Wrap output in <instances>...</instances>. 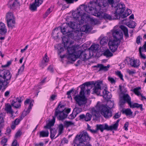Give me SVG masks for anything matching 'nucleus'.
Returning a JSON list of instances; mask_svg holds the SVG:
<instances>
[{
    "label": "nucleus",
    "mask_w": 146,
    "mask_h": 146,
    "mask_svg": "<svg viewBox=\"0 0 146 146\" xmlns=\"http://www.w3.org/2000/svg\"><path fill=\"white\" fill-rule=\"evenodd\" d=\"M129 106L131 108H140L141 111H142L143 110V105L142 104H139L137 103H134L132 104H131Z\"/></svg>",
    "instance_id": "c85d7f7f"
},
{
    "label": "nucleus",
    "mask_w": 146,
    "mask_h": 146,
    "mask_svg": "<svg viewBox=\"0 0 146 146\" xmlns=\"http://www.w3.org/2000/svg\"><path fill=\"white\" fill-rule=\"evenodd\" d=\"M129 123L128 122H126L124 126V127L125 128V130L126 131H127L128 130L127 127H128Z\"/></svg>",
    "instance_id": "69168bd1"
},
{
    "label": "nucleus",
    "mask_w": 146,
    "mask_h": 146,
    "mask_svg": "<svg viewBox=\"0 0 146 146\" xmlns=\"http://www.w3.org/2000/svg\"><path fill=\"white\" fill-rule=\"evenodd\" d=\"M87 53L82 50H80L76 51L77 56L78 58L80 59L82 61H85L87 59H89V57L87 58L88 54H90V52H88Z\"/></svg>",
    "instance_id": "ddd939ff"
},
{
    "label": "nucleus",
    "mask_w": 146,
    "mask_h": 146,
    "mask_svg": "<svg viewBox=\"0 0 146 146\" xmlns=\"http://www.w3.org/2000/svg\"><path fill=\"white\" fill-rule=\"evenodd\" d=\"M81 86V90L80 93V95H77L74 98L77 103L80 106L85 104L87 102V99L84 96L85 85H82Z\"/></svg>",
    "instance_id": "39448f33"
},
{
    "label": "nucleus",
    "mask_w": 146,
    "mask_h": 146,
    "mask_svg": "<svg viewBox=\"0 0 146 146\" xmlns=\"http://www.w3.org/2000/svg\"><path fill=\"white\" fill-rule=\"evenodd\" d=\"M61 105V102H60L55 109V116H58V118L59 120H64L67 117V115L64 113V110H60L59 109V107Z\"/></svg>",
    "instance_id": "1a4fd4ad"
},
{
    "label": "nucleus",
    "mask_w": 146,
    "mask_h": 146,
    "mask_svg": "<svg viewBox=\"0 0 146 146\" xmlns=\"http://www.w3.org/2000/svg\"><path fill=\"white\" fill-rule=\"evenodd\" d=\"M64 124L65 127L67 128L71 125H74V123L71 121H65L64 122Z\"/></svg>",
    "instance_id": "a19ab883"
},
{
    "label": "nucleus",
    "mask_w": 146,
    "mask_h": 146,
    "mask_svg": "<svg viewBox=\"0 0 146 146\" xmlns=\"http://www.w3.org/2000/svg\"><path fill=\"white\" fill-rule=\"evenodd\" d=\"M74 37V35L73 33H70L64 36L62 38V44L64 47L67 46V44L68 42L69 38H73Z\"/></svg>",
    "instance_id": "dca6fc26"
},
{
    "label": "nucleus",
    "mask_w": 146,
    "mask_h": 146,
    "mask_svg": "<svg viewBox=\"0 0 146 146\" xmlns=\"http://www.w3.org/2000/svg\"><path fill=\"white\" fill-rule=\"evenodd\" d=\"M119 45V42L114 41V40H110L108 42L110 49L113 52L116 51Z\"/></svg>",
    "instance_id": "9b49d317"
},
{
    "label": "nucleus",
    "mask_w": 146,
    "mask_h": 146,
    "mask_svg": "<svg viewBox=\"0 0 146 146\" xmlns=\"http://www.w3.org/2000/svg\"><path fill=\"white\" fill-rule=\"evenodd\" d=\"M108 81L110 82L112 84L115 83V80L113 78L109 77L108 78Z\"/></svg>",
    "instance_id": "052dcab7"
},
{
    "label": "nucleus",
    "mask_w": 146,
    "mask_h": 146,
    "mask_svg": "<svg viewBox=\"0 0 146 146\" xmlns=\"http://www.w3.org/2000/svg\"><path fill=\"white\" fill-rule=\"evenodd\" d=\"M67 50L68 54L75 53V50L73 47H70L67 48Z\"/></svg>",
    "instance_id": "49530a36"
},
{
    "label": "nucleus",
    "mask_w": 146,
    "mask_h": 146,
    "mask_svg": "<svg viewBox=\"0 0 146 146\" xmlns=\"http://www.w3.org/2000/svg\"><path fill=\"white\" fill-rule=\"evenodd\" d=\"M99 47V45L98 44L92 45L89 48V50L93 52H95L96 51L98 50Z\"/></svg>",
    "instance_id": "58836bf2"
},
{
    "label": "nucleus",
    "mask_w": 146,
    "mask_h": 146,
    "mask_svg": "<svg viewBox=\"0 0 146 146\" xmlns=\"http://www.w3.org/2000/svg\"><path fill=\"white\" fill-rule=\"evenodd\" d=\"M6 20L7 21L15 20V18L12 12H9L7 13L6 16Z\"/></svg>",
    "instance_id": "a878e982"
},
{
    "label": "nucleus",
    "mask_w": 146,
    "mask_h": 146,
    "mask_svg": "<svg viewBox=\"0 0 146 146\" xmlns=\"http://www.w3.org/2000/svg\"><path fill=\"white\" fill-rule=\"evenodd\" d=\"M115 19H117L121 17V14H122L125 10V5L124 3H115L114 6L112 9Z\"/></svg>",
    "instance_id": "20e7f679"
},
{
    "label": "nucleus",
    "mask_w": 146,
    "mask_h": 146,
    "mask_svg": "<svg viewBox=\"0 0 146 146\" xmlns=\"http://www.w3.org/2000/svg\"><path fill=\"white\" fill-rule=\"evenodd\" d=\"M61 31L63 35H66L70 33H71L70 29V27H69V24L67 23H63L60 27Z\"/></svg>",
    "instance_id": "4468645a"
},
{
    "label": "nucleus",
    "mask_w": 146,
    "mask_h": 146,
    "mask_svg": "<svg viewBox=\"0 0 146 146\" xmlns=\"http://www.w3.org/2000/svg\"><path fill=\"white\" fill-rule=\"evenodd\" d=\"M123 100L127 102L130 106L131 103V98L129 95L127 94H125L123 96Z\"/></svg>",
    "instance_id": "bb28decb"
},
{
    "label": "nucleus",
    "mask_w": 146,
    "mask_h": 146,
    "mask_svg": "<svg viewBox=\"0 0 146 146\" xmlns=\"http://www.w3.org/2000/svg\"><path fill=\"white\" fill-rule=\"evenodd\" d=\"M22 98H23V97H17L16 98L15 100H12L11 103L12 106H13L14 108H16L20 107L21 106L20 103L23 100Z\"/></svg>",
    "instance_id": "2eb2a0df"
},
{
    "label": "nucleus",
    "mask_w": 146,
    "mask_h": 146,
    "mask_svg": "<svg viewBox=\"0 0 146 146\" xmlns=\"http://www.w3.org/2000/svg\"><path fill=\"white\" fill-rule=\"evenodd\" d=\"M90 139L86 132L81 133L80 135H77L73 141L74 145L76 146H86Z\"/></svg>",
    "instance_id": "f03ea898"
},
{
    "label": "nucleus",
    "mask_w": 146,
    "mask_h": 146,
    "mask_svg": "<svg viewBox=\"0 0 146 146\" xmlns=\"http://www.w3.org/2000/svg\"><path fill=\"white\" fill-rule=\"evenodd\" d=\"M47 63L42 61L41 63L40 64V66L43 68L44 67L46 66L47 65Z\"/></svg>",
    "instance_id": "680f3d73"
},
{
    "label": "nucleus",
    "mask_w": 146,
    "mask_h": 146,
    "mask_svg": "<svg viewBox=\"0 0 146 146\" xmlns=\"http://www.w3.org/2000/svg\"><path fill=\"white\" fill-rule=\"evenodd\" d=\"M58 29H55L52 32V35L55 39L58 41V39L59 38L60 33L58 32Z\"/></svg>",
    "instance_id": "393cba45"
},
{
    "label": "nucleus",
    "mask_w": 146,
    "mask_h": 146,
    "mask_svg": "<svg viewBox=\"0 0 146 146\" xmlns=\"http://www.w3.org/2000/svg\"><path fill=\"white\" fill-rule=\"evenodd\" d=\"M92 117V115L89 113H87L86 115L84 114H82L80 115L79 116L80 119H84L86 121L91 120Z\"/></svg>",
    "instance_id": "6ab92c4d"
},
{
    "label": "nucleus",
    "mask_w": 146,
    "mask_h": 146,
    "mask_svg": "<svg viewBox=\"0 0 146 146\" xmlns=\"http://www.w3.org/2000/svg\"><path fill=\"white\" fill-rule=\"evenodd\" d=\"M140 87H137L135 88L133 90L134 93L137 96H139L141 94V93L139 91V90L141 89Z\"/></svg>",
    "instance_id": "c03bdc74"
},
{
    "label": "nucleus",
    "mask_w": 146,
    "mask_h": 146,
    "mask_svg": "<svg viewBox=\"0 0 146 146\" xmlns=\"http://www.w3.org/2000/svg\"><path fill=\"white\" fill-rule=\"evenodd\" d=\"M33 106V104H31V103H30L27 110L26 111H25V110L23 111L22 114L23 116L25 117L29 113L30 110L31 109L32 107Z\"/></svg>",
    "instance_id": "2f4dec72"
},
{
    "label": "nucleus",
    "mask_w": 146,
    "mask_h": 146,
    "mask_svg": "<svg viewBox=\"0 0 146 146\" xmlns=\"http://www.w3.org/2000/svg\"><path fill=\"white\" fill-rule=\"evenodd\" d=\"M104 56H106V57H111L113 56V54L110 51L108 50L107 49L105 50L102 53Z\"/></svg>",
    "instance_id": "ea45409f"
},
{
    "label": "nucleus",
    "mask_w": 146,
    "mask_h": 146,
    "mask_svg": "<svg viewBox=\"0 0 146 146\" xmlns=\"http://www.w3.org/2000/svg\"><path fill=\"white\" fill-rule=\"evenodd\" d=\"M61 44H58L57 48L58 50V53L59 55H60L61 53L64 51V49L61 46Z\"/></svg>",
    "instance_id": "09e8293b"
},
{
    "label": "nucleus",
    "mask_w": 146,
    "mask_h": 146,
    "mask_svg": "<svg viewBox=\"0 0 146 146\" xmlns=\"http://www.w3.org/2000/svg\"><path fill=\"white\" fill-rule=\"evenodd\" d=\"M102 84V81L97 82L94 83V81L86 82L82 85L86 86L87 87H92V86H94L93 88V92L99 95L100 94V91L101 90V85Z\"/></svg>",
    "instance_id": "423d86ee"
},
{
    "label": "nucleus",
    "mask_w": 146,
    "mask_h": 146,
    "mask_svg": "<svg viewBox=\"0 0 146 146\" xmlns=\"http://www.w3.org/2000/svg\"><path fill=\"white\" fill-rule=\"evenodd\" d=\"M24 67V64H23L21 66V68L19 69L18 73L16 75V78L19 75V74H21L23 71Z\"/></svg>",
    "instance_id": "de8ad7c7"
},
{
    "label": "nucleus",
    "mask_w": 146,
    "mask_h": 146,
    "mask_svg": "<svg viewBox=\"0 0 146 146\" xmlns=\"http://www.w3.org/2000/svg\"><path fill=\"white\" fill-rule=\"evenodd\" d=\"M7 141V139L6 138H4L2 139L1 141V143L2 145H7L6 143Z\"/></svg>",
    "instance_id": "6e6d98bb"
},
{
    "label": "nucleus",
    "mask_w": 146,
    "mask_h": 146,
    "mask_svg": "<svg viewBox=\"0 0 146 146\" xmlns=\"http://www.w3.org/2000/svg\"><path fill=\"white\" fill-rule=\"evenodd\" d=\"M49 135V132L48 131H42L40 132L39 137H47Z\"/></svg>",
    "instance_id": "f704fd0d"
},
{
    "label": "nucleus",
    "mask_w": 146,
    "mask_h": 146,
    "mask_svg": "<svg viewBox=\"0 0 146 146\" xmlns=\"http://www.w3.org/2000/svg\"><path fill=\"white\" fill-rule=\"evenodd\" d=\"M56 96V95L54 94L52 95L50 97V100L51 101H54L55 99Z\"/></svg>",
    "instance_id": "774afa93"
},
{
    "label": "nucleus",
    "mask_w": 146,
    "mask_h": 146,
    "mask_svg": "<svg viewBox=\"0 0 146 146\" xmlns=\"http://www.w3.org/2000/svg\"><path fill=\"white\" fill-rule=\"evenodd\" d=\"M50 129V137L52 139L56 138V137L54 138L55 135L56 133V129L54 128H52L49 129Z\"/></svg>",
    "instance_id": "7c9ffc66"
},
{
    "label": "nucleus",
    "mask_w": 146,
    "mask_h": 146,
    "mask_svg": "<svg viewBox=\"0 0 146 146\" xmlns=\"http://www.w3.org/2000/svg\"><path fill=\"white\" fill-rule=\"evenodd\" d=\"M120 115L121 114H119V113H117L115 114V115L113 116V118L114 119L118 118L120 117Z\"/></svg>",
    "instance_id": "0e129e2a"
},
{
    "label": "nucleus",
    "mask_w": 146,
    "mask_h": 146,
    "mask_svg": "<svg viewBox=\"0 0 146 146\" xmlns=\"http://www.w3.org/2000/svg\"><path fill=\"white\" fill-rule=\"evenodd\" d=\"M130 64L132 66L135 68H137L140 65V63L139 60H135L129 58Z\"/></svg>",
    "instance_id": "412c9836"
},
{
    "label": "nucleus",
    "mask_w": 146,
    "mask_h": 146,
    "mask_svg": "<svg viewBox=\"0 0 146 146\" xmlns=\"http://www.w3.org/2000/svg\"><path fill=\"white\" fill-rule=\"evenodd\" d=\"M22 134V132L20 131H18L15 134V137L17 138L20 137Z\"/></svg>",
    "instance_id": "e2e57ef3"
},
{
    "label": "nucleus",
    "mask_w": 146,
    "mask_h": 146,
    "mask_svg": "<svg viewBox=\"0 0 146 146\" xmlns=\"http://www.w3.org/2000/svg\"><path fill=\"white\" fill-rule=\"evenodd\" d=\"M7 22L8 27L9 29H12L13 28L15 27V20H11Z\"/></svg>",
    "instance_id": "cd10ccee"
},
{
    "label": "nucleus",
    "mask_w": 146,
    "mask_h": 146,
    "mask_svg": "<svg viewBox=\"0 0 146 146\" xmlns=\"http://www.w3.org/2000/svg\"><path fill=\"white\" fill-rule=\"evenodd\" d=\"M106 0H96V1H90V5L87 6L84 5L83 4L80 5V7H83L86 11L88 13H94V11L88 8L89 7L92 6L93 8H96L97 10V7L98 6L99 7H105L106 5Z\"/></svg>",
    "instance_id": "7ed1b4c3"
},
{
    "label": "nucleus",
    "mask_w": 146,
    "mask_h": 146,
    "mask_svg": "<svg viewBox=\"0 0 146 146\" xmlns=\"http://www.w3.org/2000/svg\"><path fill=\"white\" fill-rule=\"evenodd\" d=\"M56 117L55 115L54 116H53L52 119L49 121L48 123L46 125V126L44 127L47 129L52 128H51V127L54 125L55 122Z\"/></svg>",
    "instance_id": "5701e85b"
},
{
    "label": "nucleus",
    "mask_w": 146,
    "mask_h": 146,
    "mask_svg": "<svg viewBox=\"0 0 146 146\" xmlns=\"http://www.w3.org/2000/svg\"><path fill=\"white\" fill-rule=\"evenodd\" d=\"M121 111L123 114H125L127 116L132 115V112L129 108H127L125 109H123Z\"/></svg>",
    "instance_id": "c756f323"
},
{
    "label": "nucleus",
    "mask_w": 146,
    "mask_h": 146,
    "mask_svg": "<svg viewBox=\"0 0 146 146\" xmlns=\"http://www.w3.org/2000/svg\"><path fill=\"white\" fill-rule=\"evenodd\" d=\"M83 29L82 31L84 32H87L89 31L90 27L89 25H85L83 26Z\"/></svg>",
    "instance_id": "603ef678"
},
{
    "label": "nucleus",
    "mask_w": 146,
    "mask_h": 146,
    "mask_svg": "<svg viewBox=\"0 0 146 146\" xmlns=\"http://www.w3.org/2000/svg\"><path fill=\"white\" fill-rule=\"evenodd\" d=\"M12 76L9 70H5L3 72V71H0V77L4 80L3 82V85L4 87L7 88L8 86V84L10 81Z\"/></svg>",
    "instance_id": "0eeeda50"
},
{
    "label": "nucleus",
    "mask_w": 146,
    "mask_h": 146,
    "mask_svg": "<svg viewBox=\"0 0 146 146\" xmlns=\"http://www.w3.org/2000/svg\"><path fill=\"white\" fill-rule=\"evenodd\" d=\"M108 41V38L107 37H104L101 38L100 43L101 45H103L106 44Z\"/></svg>",
    "instance_id": "79ce46f5"
},
{
    "label": "nucleus",
    "mask_w": 146,
    "mask_h": 146,
    "mask_svg": "<svg viewBox=\"0 0 146 146\" xmlns=\"http://www.w3.org/2000/svg\"><path fill=\"white\" fill-rule=\"evenodd\" d=\"M11 61H8L7 62V64L4 65H2V67H6L10 65L11 64Z\"/></svg>",
    "instance_id": "338daca9"
},
{
    "label": "nucleus",
    "mask_w": 146,
    "mask_h": 146,
    "mask_svg": "<svg viewBox=\"0 0 146 146\" xmlns=\"http://www.w3.org/2000/svg\"><path fill=\"white\" fill-rule=\"evenodd\" d=\"M142 48V47H140L139 48V52L141 57L143 59H145L146 58V57L145 54H143L142 53L141 50Z\"/></svg>",
    "instance_id": "3c124183"
},
{
    "label": "nucleus",
    "mask_w": 146,
    "mask_h": 146,
    "mask_svg": "<svg viewBox=\"0 0 146 146\" xmlns=\"http://www.w3.org/2000/svg\"><path fill=\"white\" fill-rule=\"evenodd\" d=\"M7 31L5 24L2 22H0V35H6Z\"/></svg>",
    "instance_id": "aec40b11"
},
{
    "label": "nucleus",
    "mask_w": 146,
    "mask_h": 146,
    "mask_svg": "<svg viewBox=\"0 0 146 146\" xmlns=\"http://www.w3.org/2000/svg\"><path fill=\"white\" fill-rule=\"evenodd\" d=\"M43 2V0H35L34 3L31 5L30 10L33 11H36L37 7L41 5Z\"/></svg>",
    "instance_id": "f3484780"
},
{
    "label": "nucleus",
    "mask_w": 146,
    "mask_h": 146,
    "mask_svg": "<svg viewBox=\"0 0 146 146\" xmlns=\"http://www.w3.org/2000/svg\"><path fill=\"white\" fill-rule=\"evenodd\" d=\"M77 55V54L76 52L75 53L68 54V56L67 57V58L69 60H70L73 61H74L77 58H78Z\"/></svg>",
    "instance_id": "b1692460"
},
{
    "label": "nucleus",
    "mask_w": 146,
    "mask_h": 146,
    "mask_svg": "<svg viewBox=\"0 0 146 146\" xmlns=\"http://www.w3.org/2000/svg\"><path fill=\"white\" fill-rule=\"evenodd\" d=\"M91 127L88 124H87V130L90 131L92 133H96V131H95V130H92L90 129Z\"/></svg>",
    "instance_id": "13d9d810"
},
{
    "label": "nucleus",
    "mask_w": 146,
    "mask_h": 146,
    "mask_svg": "<svg viewBox=\"0 0 146 146\" xmlns=\"http://www.w3.org/2000/svg\"><path fill=\"white\" fill-rule=\"evenodd\" d=\"M108 1L109 4L111 5L112 8L114 7V4L116 3L114 2V0H108Z\"/></svg>",
    "instance_id": "4d7b16f0"
},
{
    "label": "nucleus",
    "mask_w": 146,
    "mask_h": 146,
    "mask_svg": "<svg viewBox=\"0 0 146 146\" xmlns=\"http://www.w3.org/2000/svg\"><path fill=\"white\" fill-rule=\"evenodd\" d=\"M75 110V112H76V115L80 113L82 111V109L80 108H75L74 110Z\"/></svg>",
    "instance_id": "5fc2aeb1"
},
{
    "label": "nucleus",
    "mask_w": 146,
    "mask_h": 146,
    "mask_svg": "<svg viewBox=\"0 0 146 146\" xmlns=\"http://www.w3.org/2000/svg\"><path fill=\"white\" fill-rule=\"evenodd\" d=\"M120 121V119H118L116 123L113 125L110 126V128H111V130H115L117 129V128L118 126V123Z\"/></svg>",
    "instance_id": "37998d69"
},
{
    "label": "nucleus",
    "mask_w": 146,
    "mask_h": 146,
    "mask_svg": "<svg viewBox=\"0 0 146 146\" xmlns=\"http://www.w3.org/2000/svg\"><path fill=\"white\" fill-rule=\"evenodd\" d=\"M94 67L99 68V71L100 70H104V71H107L108 70V69L110 67V65L108 64L107 66H104L102 64H99L97 66H94Z\"/></svg>",
    "instance_id": "4be33fe9"
},
{
    "label": "nucleus",
    "mask_w": 146,
    "mask_h": 146,
    "mask_svg": "<svg viewBox=\"0 0 146 146\" xmlns=\"http://www.w3.org/2000/svg\"><path fill=\"white\" fill-rule=\"evenodd\" d=\"M112 35L113 37V39L114 41H120L123 38V33L119 29H113L111 31Z\"/></svg>",
    "instance_id": "9d476101"
},
{
    "label": "nucleus",
    "mask_w": 146,
    "mask_h": 146,
    "mask_svg": "<svg viewBox=\"0 0 146 146\" xmlns=\"http://www.w3.org/2000/svg\"><path fill=\"white\" fill-rule=\"evenodd\" d=\"M8 5L11 9H13L19 6L20 3L18 0H11L8 2Z\"/></svg>",
    "instance_id": "a211bd4d"
},
{
    "label": "nucleus",
    "mask_w": 146,
    "mask_h": 146,
    "mask_svg": "<svg viewBox=\"0 0 146 146\" xmlns=\"http://www.w3.org/2000/svg\"><path fill=\"white\" fill-rule=\"evenodd\" d=\"M103 93L104 96H106V97L108 98V94L110 93L109 92L107 91L106 89H104L103 91Z\"/></svg>",
    "instance_id": "bf43d9fd"
},
{
    "label": "nucleus",
    "mask_w": 146,
    "mask_h": 146,
    "mask_svg": "<svg viewBox=\"0 0 146 146\" xmlns=\"http://www.w3.org/2000/svg\"><path fill=\"white\" fill-rule=\"evenodd\" d=\"M100 111L101 114L106 119L111 117L112 116L111 111L104 104H101L100 102H98L95 107L92 109V113L94 116L97 117Z\"/></svg>",
    "instance_id": "f257e3e1"
},
{
    "label": "nucleus",
    "mask_w": 146,
    "mask_h": 146,
    "mask_svg": "<svg viewBox=\"0 0 146 146\" xmlns=\"http://www.w3.org/2000/svg\"><path fill=\"white\" fill-rule=\"evenodd\" d=\"M136 23L134 21L131 22L129 24H128V26L130 28H134L136 26Z\"/></svg>",
    "instance_id": "8fccbe9b"
},
{
    "label": "nucleus",
    "mask_w": 146,
    "mask_h": 146,
    "mask_svg": "<svg viewBox=\"0 0 146 146\" xmlns=\"http://www.w3.org/2000/svg\"><path fill=\"white\" fill-rule=\"evenodd\" d=\"M11 106H11L9 104H7L6 107V110L8 112L12 114L13 113V111L12 110Z\"/></svg>",
    "instance_id": "a18cd8bd"
},
{
    "label": "nucleus",
    "mask_w": 146,
    "mask_h": 146,
    "mask_svg": "<svg viewBox=\"0 0 146 146\" xmlns=\"http://www.w3.org/2000/svg\"><path fill=\"white\" fill-rule=\"evenodd\" d=\"M88 8L91 11H94V15L99 17L100 18H104V19L111 20L112 19L111 16L106 13H104L102 11L98 12V10H96V8H93L92 6L89 7Z\"/></svg>",
    "instance_id": "6e6552de"
},
{
    "label": "nucleus",
    "mask_w": 146,
    "mask_h": 146,
    "mask_svg": "<svg viewBox=\"0 0 146 146\" xmlns=\"http://www.w3.org/2000/svg\"><path fill=\"white\" fill-rule=\"evenodd\" d=\"M116 74L120 78L121 80L123 81L124 80L123 75L121 74L120 71H118L116 72Z\"/></svg>",
    "instance_id": "864d4df0"
},
{
    "label": "nucleus",
    "mask_w": 146,
    "mask_h": 146,
    "mask_svg": "<svg viewBox=\"0 0 146 146\" xmlns=\"http://www.w3.org/2000/svg\"><path fill=\"white\" fill-rule=\"evenodd\" d=\"M96 129L95 131H96V133L98 130H100L101 132H103L104 130L107 131H111L110 126H109L107 123L101 124H98L96 125Z\"/></svg>",
    "instance_id": "f8f14e48"
},
{
    "label": "nucleus",
    "mask_w": 146,
    "mask_h": 146,
    "mask_svg": "<svg viewBox=\"0 0 146 146\" xmlns=\"http://www.w3.org/2000/svg\"><path fill=\"white\" fill-rule=\"evenodd\" d=\"M75 22H70L69 23H67L68 24H69V27H70V29L71 31V33H73L74 34L75 33V32H73V30L75 29L76 28L75 26Z\"/></svg>",
    "instance_id": "4c0bfd02"
},
{
    "label": "nucleus",
    "mask_w": 146,
    "mask_h": 146,
    "mask_svg": "<svg viewBox=\"0 0 146 146\" xmlns=\"http://www.w3.org/2000/svg\"><path fill=\"white\" fill-rule=\"evenodd\" d=\"M82 12H81V11H77L76 12L74 13H72V15L74 19H76V20H78L79 17L82 16Z\"/></svg>",
    "instance_id": "72a5a7b5"
},
{
    "label": "nucleus",
    "mask_w": 146,
    "mask_h": 146,
    "mask_svg": "<svg viewBox=\"0 0 146 146\" xmlns=\"http://www.w3.org/2000/svg\"><path fill=\"white\" fill-rule=\"evenodd\" d=\"M120 28L123 32L125 36L127 37H128V30L127 28L122 25L120 27Z\"/></svg>",
    "instance_id": "c9c22d12"
},
{
    "label": "nucleus",
    "mask_w": 146,
    "mask_h": 146,
    "mask_svg": "<svg viewBox=\"0 0 146 146\" xmlns=\"http://www.w3.org/2000/svg\"><path fill=\"white\" fill-rule=\"evenodd\" d=\"M120 28L123 32L125 36L127 37H128V30L127 28L122 25L120 27Z\"/></svg>",
    "instance_id": "e433bc0d"
},
{
    "label": "nucleus",
    "mask_w": 146,
    "mask_h": 146,
    "mask_svg": "<svg viewBox=\"0 0 146 146\" xmlns=\"http://www.w3.org/2000/svg\"><path fill=\"white\" fill-rule=\"evenodd\" d=\"M64 126L62 123H61L59 124L58 126V133L56 137V138H57L60 135L63 133V131L64 129Z\"/></svg>",
    "instance_id": "473e14b6"
}]
</instances>
